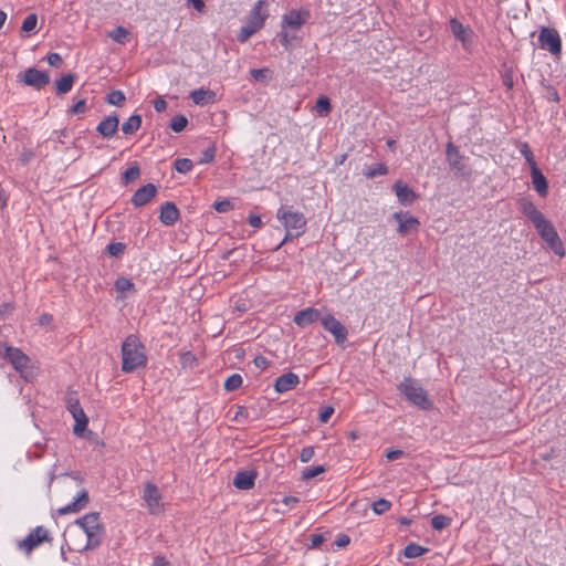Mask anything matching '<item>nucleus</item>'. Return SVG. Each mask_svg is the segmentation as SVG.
<instances>
[{"label": "nucleus", "mask_w": 566, "mask_h": 566, "mask_svg": "<svg viewBox=\"0 0 566 566\" xmlns=\"http://www.w3.org/2000/svg\"><path fill=\"white\" fill-rule=\"evenodd\" d=\"M144 346L136 335H129L122 344V370L132 373L146 365Z\"/></svg>", "instance_id": "1"}, {"label": "nucleus", "mask_w": 566, "mask_h": 566, "mask_svg": "<svg viewBox=\"0 0 566 566\" xmlns=\"http://www.w3.org/2000/svg\"><path fill=\"white\" fill-rule=\"evenodd\" d=\"M75 523L86 536V543L83 546V549H92L101 544L103 526L99 523V516L97 513H88L83 517L77 518Z\"/></svg>", "instance_id": "2"}, {"label": "nucleus", "mask_w": 566, "mask_h": 566, "mask_svg": "<svg viewBox=\"0 0 566 566\" xmlns=\"http://www.w3.org/2000/svg\"><path fill=\"white\" fill-rule=\"evenodd\" d=\"M399 391L412 405L422 410H430L432 401L429 399L428 394L422 386L413 378H405L399 385Z\"/></svg>", "instance_id": "3"}, {"label": "nucleus", "mask_w": 566, "mask_h": 566, "mask_svg": "<svg viewBox=\"0 0 566 566\" xmlns=\"http://www.w3.org/2000/svg\"><path fill=\"white\" fill-rule=\"evenodd\" d=\"M533 226L535 227L539 237L552 249V251L555 254L563 256L565 253L564 247H563V243H562L559 235L556 232L553 223L549 220H547L544 216L538 221H536Z\"/></svg>", "instance_id": "4"}, {"label": "nucleus", "mask_w": 566, "mask_h": 566, "mask_svg": "<svg viewBox=\"0 0 566 566\" xmlns=\"http://www.w3.org/2000/svg\"><path fill=\"white\" fill-rule=\"evenodd\" d=\"M276 218L283 223L285 230L302 235L306 230V218L302 212L294 211L290 207H281L276 212Z\"/></svg>", "instance_id": "5"}, {"label": "nucleus", "mask_w": 566, "mask_h": 566, "mask_svg": "<svg viewBox=\"0 0 566 566\" xmlns=\"http://www.w3.org/2000/svg\"><path fill=\"white\" fill-rule=\"evenodd\" d=\"M143 499L150 514L157 515L164 511L161 493L154 483H145Z\"/></svg>", "instance_id": "6"}, {"label": "nucleus", "mask_w": 566, "mask_h": 566, "mask_svg": "<svg viewBox=\"0 0 566 566\" xmlns=\"http://www.w3.org/2000/svg\"><path fill=\"white\" fill-rule=\"evenodd\" d=\"M541 48L549 51L552 54H559L562 42L558 32L555 29L542 28L538 35Z\"/></svg>", "instance_id": "7"}, {"label": "nucleus", "mask_w": 566, "mask_h": 566, "mask_svg": "<svg viewBox=\"0 0 566 566\" xmlns=\"http://www.w3.org/2000/svg\"><path fill=\"white\" fill-rule=\"evenodd\" d=\"M321 324L324 327V329H326L334 336L335 342L337 344H343L346 340L348 334L346 327L333 315L327 314L325 316H322Z\"/></svg>", "instance_id": "8"}, {"label": "nucleus", "mask_w": 566, "mask_h": 566, "mask_svg": "<svg viewBox=\"0 0 566 566\" xmlns=\"http://www.w3.org/2000/svg\"><path fill=\"white\" fill-rule=\"evenodd\" d=\"M392 218L398 223V233L401 237H406L410 233L417 232L420 227V222L417 218L410 216L408 212H395Z\"/></svg>", "instance_id": "9"}, {"label": "nucleus", "mask_w": 566, "mask_h": 566, "mask_svg": "<svg viewBox=\"0 0 566 566\" xmlns=\"http://www.w3.org/2000/svg\"><path fill=\"white\" fill-rule=\"evenodd\" d=\"M4 356L12 365V367L21 374H23L24 370L30 367V358L19 348L6 346Z\"/></svg>", "instance_id": "10"}, {"label": "nucleus", "mask_w": 566, "mask_h": 566, "mask_svg": "<svg viewBox=\"0 0 566 566\" xmlns=\"http://www.w3.org/2000/svg\"><path fill=\"white\" fill-rule=\"evenodd\" d=\"M46 541H50L49 532L44 527L38 526L20 543V548L30 553L41 543Z\"/></svg>", "instance_id": "11"}, {"label": "nucleus", "mask_w": 566, "mask_h": 566, "mask_svg": "<svg viewBox=\"0 0 566 566\" xmlns=\"http://www.w3.org/2000/svg\"><path fill=\"white\" fill-rule=\"evenodd\" d=\"M23 82L29 86L41 90L49 84L50 77L45 72L30 67L24 72Z\"/></svg>", "instance_id": "12"}, {"label": "nucleus", "mask_w": 566, "mask_h": 566, "mask_svg": "<svg viewBox=\"0 0 566 566\" xmlns=\"http://www.w3.org/2000/svg\"><path fill=\"white\" fill-rule=\"evenodd\" d=\"M446 155H447V161H448L449 166L453 170H455L458 174L464 175L465 174V165H464L463 156L460 154L459 149L452 143H449L447 145Z\"/></svg>", "instance_id": "13"}, {"label": "nucleus", "mask_w": 566, "mask_h": 566, "mask_svg": "<svg viewBox=\"0 0 566 566\" xmlns=\"http://www.w3.org/2000/svg\"><path fill=\"white\" fill-rule=\"evenodd\" d=\"M157 193V188L154 184H147L135 191L132 197V203L135 207H142L148 203Z\"/></svg>", "instance_id": "14"}, {"label": "nucleus", "mask_w": 566, "mask_h": 566, "mask_svg": "<svg viewBox=\"0 0 566 566\" xmlns=\"http://www.w3.org/2000/svg\"><path fill=\"white\" fill-rule=\"evenodd\" d=\"M87 503H88V493H87V491L82 490L72 503L57 509L56 513L59 515L77 513L81 510H83L87 505Z\"/></svg>", "instance_id": "15"}, {"label": "nucleus", "mask_w": 566, "mask_h": 566, "mask_svg": "<svg viewBox=\"0 0 566 566\" xmlns=\"http://www.w3.org/2000/svg\"><path fill=\"white\" fill-rule=\"evenodd\" d=\"M307 11L292 10L283 15L282 28L300 29L308 18Z\"/></svg>", "instance_id": "16"}, {"label": "nucleus", "mask_w": 566, "mask_h": 566, "mask_svg": "<svg viewBox=\"0 0 566 566\" xmlns=\"http://www.w3.org/2000/svg\"><path fill=\"white\" fill-rule=\"evenodd\" d=\"M300 382V377L294 373H286L276 378L274 389L276 392H286L295 388Z\"/></svg>", "instance_id": "17"}, {"label": "nucleus", "mask_w": 566, "mask_h": 566, "mask_svg": "<svg viewBox=\"0 0 566 566\" xmlns=\"http://www.w3.org/2000/svg\"><path fill=\"white\" fill-rule=\"evenodd\" d=\"M450 30L455 39L462 42V45L464 48L468 46V44L471 41L472 36V30L468 27H464L459 20L451 19L450 21Z\"/></svg>", "instance_id": "18"}, {"label": "nucleus", "mask_w": 566, "mask_h": 566, "mask_svg": "<svg viewBox=\"0 0 566 566\" xmlns=\"http://www.w3.org/2000/svg\"><path fill=\"white\" fill-rule=\"evenodd\" d=\"M119 119L117 115L105 117L96 127V130L104 137L111 138L118 129Z\"/></svg>", "instance_id": "19"}, {"label": "nucleus", "mask_w": 566, "mask_h": 566, "mask_svg": "<svg viewBox=\"0 0 566 566\" xmlns=\"http://www.w3.org/2000/svg\"><path fill=\"white\" fill-rule=\"evenodd\" d=\"M518 209L522 213L534 224L544 214L535 207V205L527 198H521L517 201Z\"/></svg>", "instance_id": "20"}, {"label": "nucleus", "mask_w": 566, "mask_h": 566, "mask_svg": "<svg viewBox=\"0 0 566 566\" xmlns=\"http://www.w3.org/2000/svg\"><path fill=\"white\" fill-rule=\"evenodd\" d=\"M394 189L398 201L403 206L410 205L417 198L416 192L400 180L394 184Z\"/></svg>", "instance_id": "21"}, {"label": "nucleus", "mask_w": 566, "mask_h": 566, "mask_svg": "<svg viewBox=\"0 0 566 566\" xmlns=\"http://www.w3.org/2000/svg\"><path fill=\"white\" fill-rule=\"evenodd\" d=\"M160 221L165 226H174L179 219V210L174 202H165L160 208Z\"/></svg>", "instance_id": "22"}, {"label": "nucleus", "mask_w": 566, "mask_h": 566, "mask_svg": "<svg viewBox=\"0 0 566 566\" xmlns=\"http://www.w3.org/2000/svg\"><path fill=\"white\" fill-rule=\"evenodd\" d=\"M265 1L259 0L250 12L249 23L261 29L268 18V12L264 10Z\"/></svg>", "instance_id": "23"}, {"label": "nucleus", "mask_w": 566, "mask_h": 566, "mask_svg": "<svg viewBox=\"0 0 566 566\" xmlns=\"http://www.w3.org/2000/svg\"><path fill=\"white\" fill-rule=\"evenodd\" d=\"M317 319H321V312L316 308L302 310L294 316V323L301 327H305Z\"/></svg>", "instance_id": "24"}, {"label": "nucleus", "mask_w": 566, "mask_h": 566, "mask_svg": "<svg viewBox=\"0 0 566 566\" xmlns=\"http://www.w3.org/2000/svg\"><path fill=\"white\" fill-rule=\"evenodd\" d=\"M531 177L534 189L541 197H545L548 192V184L537 166L531 168Z\"/></svg>", "instance_id": "25"}, {"label": "nucleus", "mask_w": 566, "mask_h": 566, "mask_svg": "<svg viewBox=\"0 0 566 566\" xmlns=\"http://www.w3.org/2000/svg\"><path fill=\"white\" fill-rule=\"evenodd\" d=\"M255 474L249 471H239L234 479L233 485L239 490H250L254 485Z\"/></svg>", "instance_id": "26"}, {"label": "nucleus", "mask_w": 566, "mask_h": 566, "mask_svg": "<svg viewBox=\"0 0 566 566\" xmlns=\"http://www.w3.org/2000/svg\"><path fill=\"white\" fill-rule=\"evenodd\" d=\"M192 102L197 105H206L214 102L216 93L209 90L199 88L190 93Z\"/></svg>", "instance_id": "27"}, {"label": "nucleus", "mask_w": 566, "mask_h": 566, "mask_svg": "<svg viewBox=\"0 0 566 566\" xmlns=\"http://www.w3.org/2000/svg\"><path fill=\"white\" fill-rule=\"evenodd\" d=\"M71 415L75 421L73 427L74 433L77 436H82L87 427L88 418L86 417L83 408L73 411Z\"/></svg>", "instance_id": "28"}, {"label": "nucleus", "mask_w": 566, "mask_h": 566, "mask_svg": "<svg viewBox=\"0 0 566 566\" xmlns=\"http://www.w3.org/2000/svg\"><path fill=\"white\" fill-rule=\"evenodd\" d=\"M142 125V116L138 114H134L126 122L122 125V132L125 135H133L135 134Z\"/></svg>", "instance_id": "29"}, {"label": "nucleus", "mask_w": 566, "mask_h": 566, "mask_svg": "<svg viewBox=\"0 0 566 566\" xmlns=\"http://www.w3.org/2000/svg\"><path fill=\"white\" fill-rule=\"evenodd\" d=\"M75 80V74L69 73L63 75L59 81H56L55 90L56 94H66L72 90L73 83Z\"/></svg>", "instance_id": "30"}, {"label": "nucleus", "mask_w": 566, "mask_h": 566, "mask_svg": "<svg viewBox=\"0 0 566 566\" xmlns=\"http://www.w3.org/2000/svg\"><path fill=\"white\" fill-rule=\"evenodd\" d=\"M108 36L119 44H125L129 41V31L124 27H117L108 32Z\"/></svg>", "instance_id": "31"}, {"label": "nucleus", "mask_w": 566, "mask_h": 566, "mask_svg": "<svg viewBox=\"0 0 566 566\" xmlns=\"http://www.w3.org/2000/svg\"><path fill=\"white\" fill-rule=\"evenodd\" d=\"M428 551L429 548L427 547L420 546L419 544L416 543H410L405 547L402 554L406 558H416L423 555Z\"/></svg>", "instance_id": "32"}, {"label": "nucleus", "mask_w": 566, "mask_h": 566, "mask_svg": "<svg viewBox=\"0 0 566 566\" xmlns=\"http://www.w3.org/2000/svg\"><path fill=\"white\" fill-rule=\"evenodd\" d=\"M139 176H140V169H139L138 164L135 163L133 166H130L127 170H125L123 172V180H124L125 185H128V184L137 180L139 178Z\"/></svg>", "instance_id": "33"}, {"label": "nucleus", "mask_w": 566, "mask_h": 566, "mask_svg": "<svg viewBox=\"0 0 566 566\" xmlns=\"http://www.w3.org/2000/svg\"><path fill=\"white\" fill-rule=\"evenodd\" d=\"M125 101H126L125 94L119 90L112 91L106 96V102L114 106H122Z\"/></svg>", "instance_id": "34"}, {"label": "nucleus", "mask_w": 566, "mask_h": 566, "mask_svg": "<svg viewBox=\"0 0 566 566\" xmlns=\"http://www.w3.org/2000/svg\"><path fill=\"white\" fill-rule=\"evenodd\" d=\"M388 172V168L385 164H376L368 168L367 171L364 172L365 177L368 179L375 178L376 176H384Z\"/></svg>", "instance_id": "35"}, {"label": "nucleus", "mask_w": 566, "mask_h": 566, "mask_svg": "<svg viewBox=\"0 0 566 566\" xmlns=\"http://www.w3.org/2000/svg\"><path fill=\"white\" fill-rule=\"evenodd\" d=\"M242 377L239 374H232L224 380V389L227 391H233L242 385Z\"/></svg>", "instance_id": "36"}, {"label": "nucleus", "mask_w": 566, "mask_h": 566, "mask_svg": "<svg viewBox=\"0 0 566 566\" xmlns=\"http://www.w3.org/2000/svg\"><path fill=\"white\" fill-rule=\"evenodd\" d=\"M331 102L326 96H321L315 104L316 112L322 116H327L331 112Z\"/></svg>", "instance_id": "37"}, {"label": "nucleus", "mask_w": 566, "mask_h": 566, "mask_svg": "<svg viewBox=\"0 0 566 566\" xmlns=\"http://www.w3.org/2000/svg\"><path fill=\"white\" fill-rule=\"evenodd\" d=\"M187 123H188V119L185 115H176L171 122H170V125L169 127L175 132V133H180L185 129V127L187 126Z\"/></svg>", "instance_id": "38"}, {"label": "nucleus", "mask_w": 566, "mask_h": 566, "mask_svg": "<svg viewBox=\"0 0 566 566\" xmlns=\"http://www.w3.org/2000/svg\"><path fill=\"white\" fill-rule=\"evenodd\" d=\"M391 503L386 499H379L371 504L375 514L380 515L389 511Z\"/></svg>", "instance_id": "39"}, {"label": "nucleus", "mask_w": 566, "mask_h": 566, "mask_svg": "<svg viewBox=\"0 0 566 566\" xmlns=\"http://www.w3.org/2000/svg\"><path fill=\"white\" fill-rule=\"evenodd\" d=\"M451 523V518L444 515H436L431 518V526L436 531H441Z\"/></svg>", "instance_id": "40"}, {"label": "nucleus", "mask_w": 566, "mask_h": 566, "mask_svg": "<svg viewBox=\"0 0 566 566\" xmlns=\"http://www.w3.org/2000/svg\"><path fill=\"white\" fill-rule=\"evenodd\" d=\"M175 169L180 174L189 172L192 169V161L188 158H178L175 160Z\"/></svg>", "instance_id": "41"}, {"label": "nucleus", "mask_w": 566, "mask_h": 566, "mask_svg": "<svg viewBox=\"0 0 566 566\" xmlns=\"http://www.w3.org/2000/svg\"><path fill=\"white\" fill-rule=\"evenodd\" d=\"M521 154L524 156L526 163L528 164L530 168L537 166L533 151L530 148L527 143H522L520 147Z\"/></svg>", "instance_id": "42"}, {"label": "nucleus", "mask_w": 566, "mask_h": 566, "mask_svg": "<svg viewBox=\"0 0 566 566\" xmlns=\"http://www.w3.org/2000/svg\"><path fill=\"white\" fill-rule=\"evenodd\" d=\"M325 471H326V468L324 465H316L313 468H307L303 471L302 479L304 481H308V480L319 475L321 473H324Z\"/></svg>", "instance_id": "43"}, {"label": "nucleus", "mask_w": 566, "mask_h": 566, "mask_svg": "<svg viewBox=\"0 0 566 566\" xmlns=\"http://www.w3.org/2000/svg\"><path fill=\"white\" fill-rule=\"evenodd\" d=\"M280 42L281 44L286 49L290 50L292 42L296 39L295 34L290 33L286 29L282 28L281 32L279 33Z\"/></svg>", "instance_id": "44"}, {"label": "nucleus", "mask_w": 566, "mask_h": 566, "mask_svg": "<svg viewBox=\"0 0 566 566\" xmlns=\"http://www.w3.org/2000/svg\"><path fill=\"white\" fill-rule=\"evenodd\" d=\"M65 403L70 413L82 408L76 397V394L73 391L67 392Z\"/></svg>", "instance_id": "45"}, {"label": "nucleus", "mask_w": 566, "mask_h": 566, "mask_svg": "<svg viewBox=\"0 0 566 566\" xmlns=\"http://www.w3.org/2000/svg\"><path fill=\"white\" fill-rule=\"evenodd\" d=\"M259 29L251 23H247L244 27L241 28L238 40L240 42H245L253 33H255Z\"/></svg>", "instance_id": "46"}, {"label": "nucleus", "mask_w": 566, "mask_h": 566, "mask_svg": "<svg viewBox=\"0 0 566 566\" xmlns=\"http://www.w3.org/2000/svg\"><path fill=\"white\" fill-rule=\"evenodd\" d=\"M36 24H38V17H36V14L31 13V14L27 15L25 19L23 20L21 30L27 33L31 32L36 28Z\"/></svg>", "instance_id": "47"}, {"label": "nucleus", "mask_w": 566, "mask_h": 566, "mask_svg": "<svg viewBox=\"0 0 566 566\" xmlns=\"http://www.w3.org/2000/svg\"><path fill=\"white\" fill-rule=\"evenodd\" d=\"M115 289L122 293L132 291L134 290V283L129 279L122 276L115 281Z\"/></svg>", "instance_id": "48"}, {"label": "nucleus", "mask_w": 566, "mask_h": 566, "mask_svg": "<svg viewBox=\"0 0 566 566\" xmlns=\"http://www.w3.org/2000/svg\"><path fill=\"white\" fill-rule=\"evenodd\" d=\"M126 245L122 242H114L107 245V252L112 256H120L125 251Z\"/></svg>", "instance_id": "49"}, {"label": "nucleus", "mask_w": 566, "mask_h": 566, "mask_svg": "<svg viewBox=\"0 0 566 566\" xmlns=\"http://www.w3.org/2000/svg\"><path fill=\"white\" fill-rule=\"evenodd\" d=\"M213 208L217 212L224 213V212L230 211L233 208V205L230 200L224 199V200L214 202Z\"/></svg>", "instance_id": "50"}, {"label": "nucleus", "mask_w": 566, "mask_h": 566, "mask_svg": "<svg viewBox=\"0 0 566 566\" xmlns=\"http://www.w3.org/2000/svg\"><path fill=\"white\" fill-rule=\"evenodd\" d=\"M333 413H334V408L332 406H326L319 410L318 420L322 423H326Z\"/></svg>", "instance_id": "51"}, {"label": "nucleus", "mask_w": 566, "mask_h": 566, "mask_svg": "<svg viewBox=\"0 0 566 566\" xmlns=\"http://www.w3.org/2000/svg\"><path fill=\"white\" fill-rule=\"evenodd\" d=\"M214 158V147H208L201 153L200 164H209L213 161Z\"/></svg>", "instance_id": "52"}, {"label": "nucleus", "mask_w": 566, "mask_h": 566, "mask_svg": "<svg viewBox=\"0 0 566 566\" xmlns=\"http://www.w3.org/2000/svg\"><path fill=\"white\" fill-rule=\"evenodd\" d=\"M314 448L313 447H305L302 449L301 453H300V460L304 463L308 462L312 460V458L314 457Z\"/></svg>", "instance_id": "53"}, {"label": "nucleus", "mask_w": 566, "mask_h": 566, "mask_svg": "<svg viewBox=\"0 0 566 566\" xmlns=\"http://www.w3.org/2000/svg\"><path fill=\"white\" fill-rule=\"evenodd\" d=\"M350 542V538L346 534H339L335 539V545L339 548L346 547Z\"/></svg>", "instance_id": "54"}, {"label": "nucleus", "mask_w": 566, "mask_h": 566, "mask_svg": "<svg viewBox=\"0 0 566 566\" xmlns=\"http://www.w3.org/2000/svg\"><path fill=\"white\" fill-rule=\"evenodd\" d=\"M502 80H503V84L509 88L511 90L514 85V82H513V74L511 71H507L505 72L503 75H502Z\"/></svg>", "instance_id": "55"}, {"label": "nucleus", "mask_w": 566, "mask_h": 566, "mask_svg": "<svg viewBox=\"0 0 566 566\" xmlns=\"http://www.w3.org/2000/svg\"><path fill=\"white\" fill-rule=\"evenodd\" d=\"M62 62V57L59 53H51L48 55V63L52 66H57Z\"/></svg>", "instance_id": "56"}, {"label": "nucleus", "mask_w": 566, "mask_h": 566, "mask_svg": "<svg viewBox=\"0 0 566 566\" xmlns=\"http://www.w3.org/2000/svg\"><path fill=\"white\" fill-rule=\"evenodd\" d=\"M154 108L156 112L161 113L167 108V102L159 97L156 101H154Z\"/></svg>", "instance_id": "57"}, {"label": "nucleus", "mask_w": 566, "mask_h": 566, "mask_svg": "<svg viewBox=\"0 0 566 566\" xmlns=\"http://www.w3.org/2000/svg\"><path fill=\"white\" fill-rule=\"evenodd\" d=\"M325 541V537L323 534H314L311 538V547L315 548L318 547L323 542Z\"/></svg>", "instance_id": "58"}, {"label": "nucleus", "mask_w": 566, "mask_h": 566, "mask_svg": "<svg viewBox=\"0 0 566 566\" xmlns=\"http://www.w3.org/2000/svg\"><path fill=\"white\" fill-rule=\"evenodd\" d=\"M84 111H85V99H80L71 108V113H73V114L83 113Z\"/></svg>", "instance_id": "59"}, {"label": "nucleus", "mask_w": 566, "mask_h": 566, "mask_svg": "<svg viewBox=\"0 0 566 566\" xmlns=\"http://www.w3.org/2000/svg\"><path fill=\"white\" fill-rule=\"evenodd\" d=\"M248 222L253 228H260L262 224V220H261L260 216H256V214H250L248 218Z\"/></svg>", "instance_id": "60"}, {"label": "nucleus", "mask_w": 566, "mask_h": 566, "mask_svg": "<svg viewBox=\"0 0 566 566\" xmlns=\"http://www.w3.org/2000/svg\"><path fill=\"white\" fill-rule=\"evenodd\" d=\"M254 365L258 368L265 369L269 365V360L264 356H256L254 358Z\"/></svg>", "instance_id": "61"}, {"label": "nucleus", "mask_w": 566, "mask_h": 566, "mask_svg": "<svg viewBox=\"0 0 566 566\" xmlns=\"http://www.w3.org/2000/svg\"><path fill=\"white\" fill-rule=\"evenodd\" d=\"M402 454L403 452L401 450H389L386 453V458L388 461H394L399 459Z\"/></svg>", "instance_id": "62"}, {"label": "nucleus", "mask_w": 566, "mask_h": 566, "mask_svg": "<svg viewBox=\"0 0 566 566\" xmlns=\"http://www.w3.org/2000/svg\"><path fill=\"white\" fill-rule=\"evenodd\" d=\"M300 235H296L295 232L291 230H286V234L284 239L281 241L279 245L275 247L274 250H279L283 244H285L287 241L292 240L293 238H298Z\"/></svg>", "instance_id": "63"}, {"label": "nucleus", "mask_w": 566, "mask_h": 566, "mask_svg": "<svg viewBox=\"0 0 566 566\" xmlns=\"http://www.w3.org/2000/svg\"><path fill=\"white\" fill-rule=\"evenodd\" d=\"M154 566H170V563L164 556H156L154 558Z\"/></svg>", "instance_id": "64"}]
</instances>
